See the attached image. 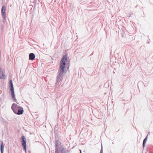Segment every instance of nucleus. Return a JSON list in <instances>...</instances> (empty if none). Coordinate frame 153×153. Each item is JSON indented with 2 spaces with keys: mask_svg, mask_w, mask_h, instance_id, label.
Listing matches in <instances>:
<instances>
[{
  "mask_svg": "<svg viewBox=\"0 0 153 153\" xmlns=\"http://www.w3.org/2000/svg\"><path fill=\"white\" fill-rule=\"evenodd\" d=\"M67 55H65L62 56L61 59L58 72V80L61 76H63L64 74L67 72V71L66 68L67 67L68 70L69 69V64L68 66L67 67L68 64H66V61L67 60ZM67 64L68 63H67Z\"/></svg>",
  "mask_w": 153,
  "mask_h": 153,
  "instance_id": "obj_1",
  "label": "nucleus"
},
{
  "mask_svg": "<svg viewBox=\"0 0 153 153\" xmlns=\"http://www.w3.org/2000/svg\"><path fill=\"white\" fill-rule=\"evenodd\" d=\"M11 108L14 113L18 115H21L23 114L24 112L22 108L15 103L12 105Z\"/></svg>",
  "mask_w": 153,
  "mask_h": 153,
  "instance_id": "obj_2",
  "label": "nucleus"
},
{
  "mask_svg": "<svg viewBox=\"0 0 153 153\" xmlns=\"http://www.w3.org/2000/svg\"><path fill=\"white\" fill-rule=\"evenodd\" d=\"M66 148L64 147L63 144L58 139V153H66Z\"/></svg>",
  "mask_w": 153,
  "mask_h": 153,
  "instance_id": "obj_3",
  "label": "nucleus"
},
{
  "mask_svg": "<svg viewBox=\"0 0 153 153\" xmlns=\"http://www.w3.org/2000/svg\"><path fill=\"white\" fill-rule=\"evenodd\" d=\"M9 86L10 87V91L12 97L14 100L13 101L16 102V100L15 98L13 82L12 80H10L9 83Z\"/></svg>",
  "mask_w": 153,
  "mask_h": 153,
  "instance_id": "obj_4",
  "label": "nucleus"
},
{
  "mask_svg": "<svg viewBox=\"0 0 153 153\" xmlns=\"http://www.w3.org/2000/svg\"><path fill=\"white\" fill-rule=\"evenodd\" d=\"M21 139L22 140V145L23 147V150L26 152L27 149V145L26 138L25 136H22L21 137Z\"/></svg>",
  "mask_w": 153,
  "mask_h": 153,
  "instance_id": "obj_5",
  "label": "nucleus"
},
{
  "mask_svg": "<svg viewBox=\"0 0 153 153\" xmlns=\"http://www.w3.org/2000/svg\"><path fill=\"white\" fill-rule=\"evenodd\" d=\"M6 9V7L5 5H4L2 6L1 9L2 16L4 20H5L6 18L5 13Z\"/></svg>",
  "mask_w": 153,
  "mask_h": 153,
  "instance_id": "obj_6",
  "label": "nucleus"
},
{
  "mask_svg": "<svg viewBox=\"0 0 153 153\" xmlns=\"http://www.w3.org/2000/svg\"><path fill=\"white\" fill-rule=\"evenodd\" d=\"M35 57V55L33 53H30L29 54V59L30 60H33Z\"/></svg>",
  "mask_w": 153,
  "mask_h": 153,
  "instance_id": "obj_7",
  "label": "nucleus"
},
{
  "mask_svg": "<svg viewBox=\"0 0 153 153\" xmlns=\"http://www.w3.org/2000/svg\"><path fill=\"white\" fill-rule=\"evenodd\" d=\"M148 137V134L146 136V137H145V138L143 140V148H144V147L145 146L146 143L147 142V140Z\"/></svg>",
  "mask_w": 153,
  "mask_h": 153,
  "instance_id": "obj_8",
  "label": "nucleus"
},
{
  "mask_svg": "<svg viewBox=\"0 0 153 153\" xmlns=\"http://www.w3.org/2000/svg\"><path fill=\"white\" fill-rule=\"evenodd\" d=\"M1 144L0 146V150L1 153H3L4 146V145L3 142V141H1Z\"/></svg>",
  "mask_w": 153,
  "mask_h": 153,
  "instance_id": "obj_9",
  "label": "nucleus"
},
{
  "mask_svg": "<svg viewBox=\"0 0 153 153\" xmlns=\"http://www.w3.org/2000/svg\"><path fill=\"white\" fill-rule=\"evenodd\" d=\"M55 153H57V140H55Z\"/></svg>",
  "mask_w": 153,
  "mask_h": 153,
  "instance_id": "obj_10",
  "label": "nucleus"
},
{
  "mask_svg": "<svg viewBox=\"0 0 153 153\" xmlns=\"http://www.w3.org/2000/svg\"><path fill=\"white\" fill-rule=\"evenodd\" d=\"M100 153H103V149L102 146H101L100 152Z\"/></svg>",
  "mask_w": 153,
  "mask_h": 153,
  "instance_id": "obj_11",
  "label": "nucleus"
},
{
  "mask_svg": "<svg viewBox=\"0 0 153 153\" xmlns=\"http://www.w3.org/2000/svg\"><path fill=\"white\" fill-rule=\"evenodd\" d=\"M56 84L57 83V76H56Z\"/></svg>",
  "mask_w": 153,
  "mask_h": 153,
  "instance_id": "obj_12",
  "label": "nucleus"
},
{
  "mask_svg": "<svg viewBox=\"0 0 153 153\" xmlns=\"http://www.w3.org/2000/svg\"><path fill=\"white\" fill-rule=\"evenodd\" d=\"M79 151H80V153H82L81 150L80 149Z\"/></svg>",
  "mask_w": 153,
  "mask_h": 153,
  "instance_id": "obj_13",
  "label": "nucleus"
},
{
  "mask_svg": "<svg viewBox=\"0 0 153 153\" xmlns=\"http://www.w3.org/2000/svg\"><path fill=\"white\" fill-rule=\"evenodd\" d=\"M2 93V91L0 90V94H1Z\"/></svg>",
  "mask_w": 153,
  "mask_h": 153,
  "instance_id": "obj_14",
  "label": "nucleus"
},
{
  "mask_svg": "<svg viewBox=\"0 0 153 153\" xmlns=\"http://www.w3.org/2000/svg\"><path fill=\"white\" fill-rule=\"evenodd\" d=\"M93 53H92L90 55V56H91L92 55H93Z\"/></svg>",
  "mask_w": 153,
  "mask_h": 153,
  "instance_id": "obj_15",
  "label": "nucleus"
},
{
  "mask_svg": "<svg viewBox=\"0 0 153 153\" xmlns=\"http://www.w3.org/2000/svg\"><path fill=\"white\" fill-rule=\"evenodd\" d=\"M56 131H55V134L56 133Z\"/></svg>",
  "mask_w": 153,
  "mask_h": 153,
  "instance_id": "obj_16",
  "label": "nucleus"
},
{
  "mask_svg": "<svg viewBox=\"0 0 153 153\" xmlns=\"http://www.w3.org/2000/svg\"><path fill=\"white\" fill-rule=\"evenodd\" d=\"M58 85H59V82H58Z\"/></svg>",
  "mask_w": 153,
  "mask_h": 153,
  "instance_id": "obj_17",
  "label": "nucleus"
},
{
  "mask_svg": "<svg viewBox=\"0 0 153 153\" xmlns=\"http://www.w3.org/2000/svg\"><path fill=\"white\" fill-rule=\"evenodd\" d=\"M150 153H152V152H150Z\"/></svg>",
  "mask_w": 153,
  "mask_h": 153,
  "instance_id": "obj_18",
  "label": "nucleus"
}]
</instances>
